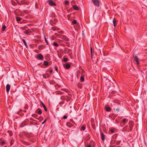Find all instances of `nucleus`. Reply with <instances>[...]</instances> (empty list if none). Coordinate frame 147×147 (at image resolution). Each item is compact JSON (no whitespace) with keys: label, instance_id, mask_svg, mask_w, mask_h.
Instances as JSON below:
<instances>
[{"label":"nucleus","instance_id":"nucleus-39","mask_svg":"<svg viewBox=\"0 0 147 147\" xmlns=\"http://www.w3.org/2000/svg\"><path fill=\"white\" fill-rule=\"evenodd\" d=\"M45 41L46 42V43L47 45H49L48 41L47 40V39L46 38H45Z\"/></svg>","mask_w":147,"mask_h":147},{"label":"nucleus","instance_id":"nucleus-28","mask_svg":"<svg viewBox=\"0 0 147 147\" xmlns=\"http://www.w3.org/2000/svg\"><path fill=\"white\" fill-rule=\"evenodd\" d=\"M21 18L20 17H16V20L17 21L19 22L21 20Z\"/></svg>","mask_w":147,"mask_h":147},{"label":"nucleus","instance_id":"nucleus-56","mask_svg":"<svg viewBox=\"0 0 147 147\" xmlns=\"http://www.w3.org/2000/svg\"><path fill=\"white\" fill-rule=\"evenodd\" d=\"M24 28V27H21V29H23Z\"/></svg>","mask_w":147,"mask_h":147},{"label":"nucleus","instance_id":"nucleus-4","mask_svg":"<svg viewBox=\"0 0 147 147\" xmlns=\"http://www.w3.org/2000/svg\"><path fill=\"white\" fill-rule=\"evenodd\" d=\"M92 2L96 6H98L99 5V0H92Z\"/></svg>","mask_w":147,"mask_h":147},{"label":"nucleus","instance_id":"nucleus-43","mask_svg":"<svg viewBox=\"0 0 147 147\" xmlns=\"http://www.w3.org/2000/svg\"><path fill=\"white\" fill-rule=\"evenodd\" d=\"M55 70H56V71H57L58 72V68H57V67L56 66H55Z\"/></svg>","mask_w":147,"mask_h":147},{"label":"nucleus","instance_id":"nucleus-3","mask_svg":"<svg viewBox=\"0 0 147 147\" xmlns=\"http://www.w3.org/2000/svg\"><path fill=\"white\" fill-rule=\"evenodd\" d=\"M35 57L37 59L41 60H43L44 59L42 55L41 54H37L35 56Z\"/></svg>","mask_w":147,"mask_h":147},{"label":"nucleus","instance_id":"nucleus-15","mask_svg":"<svg viewBox=\"0 0 147 147\" xmlns=\"http://www.w3.org/2000/svg\"><path fill=\"white\" fill-rule=\"evenodd\" d=\"M113 26L114 27H115L117 24V20L115 18H114L113 21Z\"/></svg>","mask_w":147,"mask_h":147},{"label":"nucleus","instance_id":"nucleus-40","mask_svg":"<svg viewBox=\"0 0 147 147\" xmlns=\"http://www.w3.org/2000/svg\"><path fill=\"white\" fill-rule=\"evenodd\" d=\"M13 142L14 141L13 140H11L10 142L11 146L13 144Z\"/></svg>","mask_w":147,"mask_h":147},{"label":"nucleus","instance_id":"nucleus-19","mask_svg":"<svg viewBox=\"0 0 147 147\" xmlns=\"http://www.w3.org/2000/svg\"><path fill=\"white\" fill-rule=\"evenodd\" d=\"M86 128V126L84 125H83L81 127L80 129L81 130H84Z\"/></svg>","mask_w":147,"mask_h":147},{"label":"nucleus","instance_id":"nucleus-36","mask_svg":"<svg viewBox=\"0 0 147 147\" xmlns=\"http://www.w3.org/2000/svg\"><path fill=\"white\" fill-rule=\"evenodd\" d=\"M57 92V94H62L63 93H64V92L60 91H58Z\"/></svg>","mask_w":147,"mask_h":147},{"label":"nucleus","instance_id":"nucleus-14","mask_svg":"<svg viewBox=\"0 0 147 147\" xmlns=\"http://www.w3.org/2000/svg\"><path fill=\"white\" fill-rule=\"evenodd\" d=\"M10 86L9 84H7V85L6 86L7 92H8L10 90Z\"/></svg>","mask_w":147,"mask_h":147},{"label":"nucleus","instance_id":"nucleus-32","mask_svg":"<svg viewBox=\"0 0 147 147\" xmlns=\"http://www.w3.org/2000/svg\"><path fill=\"white\" fill-rule=\"evenodd\" d=\"M77 21L76 20H74L71 22L72 23L74 24H77Z\"/></svg>","mask_w":147,"mask_h":147},{"label":"nucleus","instance_id":"nucleus-21","mask_svg":"<svg viewBox=\"0 0 147 147\" xmlns=\"http://www.w3.org/2000/svg\"><path fill=\"white\" fill-rule=\"evenodd\" d=\"M37 110H38V111L37 112V113L39 115H40L42 113V111L41 109L39 108Z\"/></svg>","mask_w":147,"mask_h":147},{"label":"nucleus","instance_id":"nucleus-37","mask_svg":"<svg viewBox=\"0 0 147 147\" xmlns=\"http://www.w3.org/2000/svg\"><path fill=\"white\" fill-rule=\"evenodd\" d=\"M69 3V2L68 1H66L64 2V4L65 5H67V4H68Z\"/></svg>","mask_w":147,"mask_h":147},{"label":"nucleus","instance_id":"nucleus-54","mask_svg":"<svg viewBox=\"0 0 147 147\" xmlns=\"http://www.w3.org/2000/svg\"><path fill=\"white\" fill-rule=\"evenodd\" d=\"M115 110L116 111H119V109L118 108H117L115 109Z\"/></svg>","mask_w":147,"mask_h":147},{"label":"nucleus","instance_id":"nucleus-20","mask_svg":"<svg viewBox=\"0 0 147 147\" xmlns=\"http://www.w3.org/2000/svg\"><path fill=\"white\" fill-rule=\"evenodd\" d=\"M94 142L93 141H91L90 142V144L88 145L87 146V147H92V144H94Z\"/></svg>","mask_w":147,"mask_h":147},{"label":"nucleus","instance_id":"nucleus-10","mask_svg":"<svg viewBox=\"0 0 147 147\" xmlns=\"http://www.w3.org/2000/svg\"><path fill=\"white\" fill-rule=\"evenodd\" d=\"M101 139L103 141H104L105 140V136L104 134L102 131L101 132Z\"/></svg>","mask_w":147,"mask_h":147},{"label":"nucleus","instance_id":"nucleus-25","mask_svg":"<svg viewBox=\"0 0 147 147\" xmlns=\"http://www.w3.org/2000/svg\"><path fill=\"white\" fill-rule=\"evenodd\" d=\"M22 41L24 42V43L25 46H26V48H27V47H28V46H27V44L26 43V42L25 40L24 39H22Z\"/></svg>","mask_w":147,"mask_h":147},{"label":"nucleus","instance_id":"nucleus-49","mask_svg":"<svg viewBox=\"0 0 147 147\" xmlns=\"http://www.w3.org/2000/svg\"><path fill=\"white\" fill-rule=\"evenodd\" d=\"M47 119H46L42 123V124H43L44 123H45L46 121H47Z\"/></svg>","mask_w":147,"mask_h":147},{"label":"nucleus","instance_id":"nucleus-53","mask_svg":"<svg viewBox=\"0 0 147 147\" xmlns=\"http://www.w3.org/2000/svg\"><path fill=\"white\" fill-rule=\"evenodd\" d=\"M70 121L71 122H72V123H75V122H74V121H73V119H70Z\"/></svg>","mask_w":147,"mask_h":147},{"label":"nucleus","instance_id":"nucleus-8","mask_svg":"<svg viewBox=\"0 0 147 147\" xmlns=\"http://www.w3.org/2000/svg\"><path fill=\"white\" fill-rule=\"evenodd\" d=\"M63 66L65 68L67 69H69L71 67L70 65L69 64L67 63H66L65 65H64Z\"/></svg>","mask_w":147,"mask_h":147},{"label":"nucleus","instance_id":"nucleus-50","mask_svg":"<svg viewBox=\"0 0 147 147\" xmlns=\"http://www.w3.org/2000/svg\"><path fill=\"white\" fill-rule=\"evenodd\" d=\"M9 136H11L12 134V132L11 131L9 132Z\"/></svg>","mask_w":147,"mask_h":147},{"label":"nucleus","instance_id":"nucleus-31","mask_svg":"<svg viewBox=\"0 0 147 147\" xmlns=\"http://www.w3.org/2000/svg\"><path fill=\"white\" fill-rule=\"evenodd\" d=\"M29 32H31V31H29L28 30H26L24 32V33L26 34H28L29 33Z\"/></svg>","mask_w":147,"mask_h":147},{"label":"nucleus","instance_id":"nucleus-16","mask_svg":"<svg viewBox=\"0 0 147 147\" xmlns=\"http://www.w3.org/2000/svg\"><path fill=\"white\" fill-rule=\"evenodd\" d=\"M105 109L107 111H111V108L105 106Z\"/></svg>","mask_w":147,"mask_h":147},{"label":"nucleus","instance_id":"nucleus-29","mask_svg":"<svg viewBox=\"0 0 147 147\" xmlns=\"http://www.w3.org/2000/svg\"><path fill=\"white\" fill-rule=\"evenodd\" d=\"M6 28V26L5 25H3L2 27V30L3 31H4Z\"/></svg>","mask_w":147,"mask_h":147},{"label":"nucleus","instance_id":"nucleus-13","mask_svg":"<svg viewBox=\"0 0 147 147\" xmlns=\"http://www.w3.org/2000/svg\"><path fill=\"white\" fill-rule=\"evenodd\" d=\"M66 125L67 126L70 127H72L73 126V125L70 122H67Z\"/></svg>","mask_w":147,"mask_h":147},{"label":"nucleus","instance_id":"nucleus-1","mask_svg":"<svg viewBox=\"0 0 147 147\" xmlns=\"http://www.w3.org/2000/svg\"><path fill=\"white\" fill-rule=\"evenodd\" d=\"M26 136L28 138V140L32 142H33L35 141L34 137L32 134H26Z\"/></svg>","mask_w":147,"mask_h":147},{"label":"nucleus","instance_id":"nucleus-38","mask_svg":"<svg viewBox=\"0 0 147 147\" xmlns=\"http://www.w3.org/2000/svg\"><path fill=\"white\" fill-rule=\"evenodd\" d=\"M78 87L79 88H82V86H81V84H78Z\"/></svg>","mask_w":147,"mask_h":147},{"label":"nucleus","instance_id":"nucleus-12","mask_svg":"<svg viewBox=\"0 0 147 147\" xmlns=\"http://www.w3.org/2000/svg\"><path fill=\"white\" fill-rule=\"evenodd\" d=\"M63 97H65V99H66V100L67 102L71 100V98L67 96H63L62 97L63 98Z\"/></svg>","mask_w":147,"mask_h":147},{"label":"nucleus","instance_id":"nucleus-35","mask_svg":"<svg viewBox=\"0 0 147 147\" xmlns=\"http://www.w3.org/2000/svg\"><path fill=\"white\" fill-rule=\"evenodd\" d=\"M128 126H125L124 128L123 129V131H126V129L127 128Z\"/></svg>","mask_w":147,"mask_h":147},{"label":"nucleus","instance_id":"nucleus-11","mask_svg":"<svg viewBox=\"0 0 147 147\" xmlns=\"http://www.w3.org/2000/svg\"><path fill=\"white\" fill-rule=\"evenodd\" d=\"M20 141L23 144H24L27 146H29L30 145V144L29 143L25 142L23 140H20Z\"/></svg>","mask_w":147,"mask_h":147},{"label":"nucleus","instance_id":"nucleus-9","mask_svg":"<svg viewBox=\"0 0 147 147\" xmlns=\"http://www.w3.org/2000/svg\"><path fill=\"white\" fill-rule=\"evenodd\" d=\"M42 76L44 78H49L50 76V75L49 74L46 73L45 74H43Z\"/></svg>","mask_w":147,"mask_h":147},{"label":"nucleus","instance_id":"nucleus-6","mask_svg":"<svg viewBox=\"0 0 147 147\" xmlns=\"http://www.w3.org/2000/svg\"><path fill=\"white\" fill-rule=\"evenodd\" d=\"M49 4L51 6H54L56 5V4L52 0H49L48 1Z\"/></svg>","mask_w":147,"mask_h":147},{"label":"nucleus","instance_id":"nucleus-2","mask_svg":"<svg viewBox=\"0 0 147 147\" xmlns=\"http://www.w3.org/2000/svg\"><path fill=\"white\" fill-rule=\"evenodd\" d=\"M129 129L128 131H131L132 130V128H133V125H134V123L133 121H130L129 123Z\"/></svg>","mask_w":147,"mask_h":147},{"label":"nucleus","instance_id":"nucleus-26","mask_svg":"<svg viewBox=\"0 0 147 147\" xmlns=\"http://www.w3.org/2000/svg\"><path fill=\"white\" fill-rule=\"evenodd\" d=\"M80 80L81 82H83L84 81V78L83 76H81L80 78Z\"/></svg>","mask_w":147,"mask_h":147},{"label":"nucleus","instance_id":"nucleus-17","mask_svg":"<svg viewBox=\"0 0 147 147\" xmlns=\"http://www.w3.org/2000/svg\"><path fill=\"white\" fill-rule=\"evenodd\" d=\"M73 8L74 10H78L79 9V8L76 5H74L73 6Z\"/></svg>","mask_w":147,"mask_h":147},{"label":"nucleus","instance_id":"nucleus-51","mask_svg":"<svg viewBox=\"0 0 147 147\" xmlns=\"http://www.w3.org/2000/svg\"><path fill=\"white\" fill-rule=\"evenodd\" d=\"M42 47V46L41 45H39L38 46V48L39 49H40V48Z\"/></svg>","mask_w":147,"mask_h":147},{"label":"nucleus","instance_id":"nucleus-41","mask_svg":"<svg viewBox=\"0 0 147 147\" xmlns=\"http://www.w3.org/2000/svg\"><path fill=\"white\" fill-rule=\"evenodd\" d=\"M28 106L27 105H26L24 107L25 109H28Z\"/></svg>","mask_w":147,"mask_h":147},{"label":"nucleus","instance_id":"nucleus-55","mask_svg":"<svg viewBox=\"0 0 147 147\" xmlns=\"http://www.w3.org/2000/svg\"><path fill=\"white\" fill-rule=\"evenodd\" d=\"M50 73H52V72H53V70H51L50 71H49Z\"/></svg>","mask_w":147,"mask_h":147},{"label":"nucleus","instance_id":"nucleus-30","mask_svg":"<svg viewBox=\"0 0 147 147\" xmlns=\"http://www.w3.org/2000/svg\"><path fill=\"white\" fill-rule=\"evenodd\" d=\"M26 125V124L24 122H23L21 124V125H20V127H22L25 125Z\"/></svg>","mask_w":147,"mask_h":147},{"label":"nucleus","instance_id":"nucleus-34","mask_svg":"<svg viewBox=\"0 0 147 147\" xmlns=\"http://www.w3.org/2000/svg\"><path fill=\"white\" fill-rule=\"evenodd\" d=\"M127 120L126 119H123V120H122V122H123V123H124L126 122H127Z\"/></svg>","mask_w":147,"mask_h":147},{"label":"nucleus","instance_id":"nucleus-18","mask_svg":"<svg viewBox=\"0 0 147 147\" xmlns=\"http://www.w3.org/2000/svg\"><path fill=\"white\" fill-rule=\"evenodd\" d=\"M63 38L66 41H68L69 40V39L66 36H63Z\"/></svg>","mask_w":147,"mask_h":147},{"label":"nucleus","instance_id":"nucleus-5","mask_svg":"<svg viewBox=\"0 0 147 147\" xmlns=\"http://www.w3.org/2000/svg\"><path fill=\"white\" fill-rule=\"evenodd\" d=\"M133 58H134V61L136 62L138 65L140 64V63H139V58L137 56H133Z\"/></svg>","mask_w":147,"mask_h":147},{"label":"nucleus","instance_id":"nucleus-23","mask_svg":"<svg viewBox=\"0 0 147 147\" xmlns=\"http://www.w3.org/2000/svg\"><path fill=\"white\" fill-rule=\"evenodd\" d=\"M90 51H91V56L92 57L93 55H94V51H93L92 48V47H90Z\"/></svg>","mask_w":147,"mask_h":147},{"label":"nucleus","instance_id":"nucleus-44","mask_svg":"<svg viewBox=\"0 0 147 147\" xmlns=\"http://www.w3.org/2000/svg\"><path fill=\"white\" fill-rule=\"evenodd\" d=\"M51 29L53 30H56V28L55 27H52Z\"/></svg>","mask_w":147,"mask_h":147},{"label":"nucleus","instance_id":"nucleus-7","mask_svg":"<svg viewBox=\"0 0 147 147\" xmlns=\"http://www.w3.org/2000/svg\"><path fill=\"white\" fill-rule=\"evenodd\" d=\"M41 105L43 107L45 111H47V107L44 104V103L41 101H40V102Z\"/></svg>","mask_w":147,"mask_h":147},{"label":"nucleus","instance_id":"nucleus-27","mask_svg":"<svg viewBox=\"0 0 147 147\" xmlns=\"http://www.w3.org/2000/svg\"><path fill=\"white\" fill-rule=\"evenodd\" d=\"M68 59L67 58H65L64 57L63 59L62 60V61H64V62H67L68 61Z\"/></svg>","mask_w":147,"mask_h":147},{"label":"nucleus","instance_id":"nucleus-24","mask_svg":"<svg viewBox=\"0 0 147 147\" xmlns=\"http://www.w3.org/2000/svg\"><path fill=\"white\" fill-rule=\"evenodd\" d=\"M26 2L24 1V0H22V1H21V3H18V4L19 5H21V4H26Z\"/></svg>","mask_w":147,"mask_h":147},{"label":"nucleus","instance_id":"nucleus-22","mask_svg":"<svg viewBox=\"0 0 147 147\" xmlns=\"http://www.w3.org/2000/svg\"><path fill=\"white\" fill-rule=\"evenodd\" d=\"M49 65V63L48 61H45L44 62L43 65H44L45 66H48Z\"/></svg>","mask_w":147,"mask_h":147},{"label":"nucleus","instance_id":"nucleus-42","mask_svg":"<svg viewBox=\"0 0 147 147\" xmlns=\"http://www.w3.org/2000/svg\"><path fill=\"white\" fill-rule=\"evenodd\" d=\"M5 143V142L4 141H2L1 142V145H3Z\"/></svg>","mask_w":147,"mask_h":147},{"label":"nucleus","instance_id":"nucleus-46","mask_svg":"<svg viewBox=\"0 0 147 147\" xmlns=\"http://www.w3.org/2000/svg\"><path fill=\"white\" fill-rule=\"evenodd\" d=\"M67 117V116L66 115H64L63 117V118L64 119H66Z\"/></svg>","mask_w":147,"mask_h":147},{"label":"nucleus","instance_id":"nucleus-33","mask_svg":"<svg viewBox=\"0 0 147 147\" xmlns=\"http://www.w3.org/2000/svg\"><path fill=\"white\" fill-rule=\"evenodd\" d=\"M53 45L54 46L56 47H58L59 45V44L56 42H54Z\"/></svg>","mask_w":147,"mask_h":147},{"label":"nucleus","instance_id":"nucleus-48","mask_svg":"<svg viewBox=\"0 0 147 147\" xmlns=\"http://www.w3.org/2000/svg\"><path fill=\"white\" fill-rule=\"evenodd\" d=\"M61 90L63 91H65V92H67V90L65 89H61Z\"/></svg>","mask_w":147,"mask_h":147},{"label":"nucleus","instance_id":"nucleus-45","mask_svg":"<svg viewBox=\"0 0 147 147\" xmlns=\"http://www.w3.org/2000/svg\"><path fill=\"white\" fill-rule=\"evenodd\" d=\"M110 131H111V132L112 133H114L115 131L114 129H111Z\"/></svg>","mask_w":147,"mask_h":147},{"label":"nucleus","instance_id":"nucleus-52","mask_svg":"<svg viewBox=\"0 0 147 147\" xmlns=\"http://www.w3.org/2000/svg\"><path fill=\"white\" fill-rule=\"evenodd\" d=\"M63 102H60V103H59V104L61 105H62L63 104Z\"/></svg>","mask_w":147,"mask_h":147},{"label":"nucleus","instance_id":"nucleus-47","mask_svg":"<svg viewBox=\"0 0 147 147\" xmlns=\"http://www.w3.org/2000/svg\"><path fill=\"white\" fill-rule=\"evenodd\" d=\"M63 96H62L61 97V99L62 100H66V99H65V97H63V98H62V97Z\"/></svg>","mask_w":147,"mask_h":147}]
</instances>
